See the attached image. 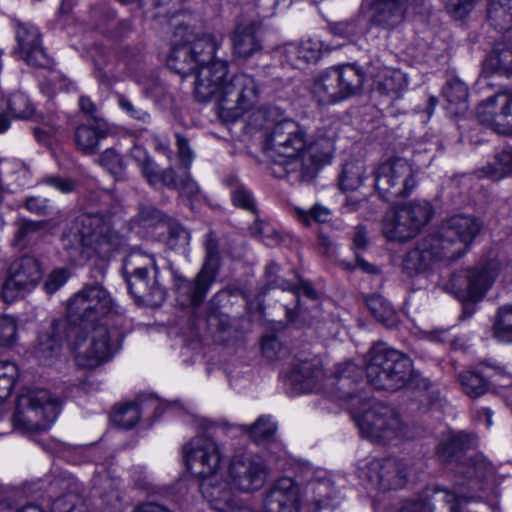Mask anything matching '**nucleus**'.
Here are the masks:
<instances>
[{
  "mask_svg": "<svg viewBox=\"0 0 512 512\" xmlns=\"http://www.w3.org/2000/svg\"><path fill=\"white\" fill-rule=\"evenodd\" d=\"M252 236L258 237L266 246L274 247L281 244L283 237L279 230L272 224L256 220L249 228Z\"/></svg>",
  "mask_w": 512,
  "mask_h": 512,
  "instance_id": "obj_43",
  "label": "nucleus"
},
{
  "mask_svg": "<svg viewBox=\"0 0 512 512\" xmlns=\"http://www.w3.org/2000/svg\"><path fill=\"white\" fill-rule=\"evenodd\" d=\"M433 209L425 200L409 202L385 215L382 233L389 241L404 242L415 237L431 219Z\"/></svg>",
  "mask_w": 512,
  "mask_h": 512,
  "instance_id": "obj_15",
  "label": "nucleus"
},
{
  "mask_svg": "<svg viewBox=\"0 0 512 512\" xmlns=\"http://www.w3.org/2000/svg\"><path fill=\"white\" fill-rule=\"evenodd\" d=\"M141 174L150 186L177 187V176L174 169H160L153 159L143 166Z\"/></svg>",
  "mask_w": 512,
  "mask_h": 512,
  "instance_id": "obj_39",
  "label": "nucleus"
},
{
  "mask_svg": "<svg viewBox=\"0 0 512 512\" xmlns=\"http://www.w3.org/2000/svg\"><path fill=\"white\" fill-rule=\"evenodd\" d=\"M322 375L323 372L319 360L305 359L299 360L294 364L291 380L300 383L301 389L307 392L315 389L316 382L321 379Z\"/></svg>",
  "mask_w": 512,
  "mask_h": 512,
  "instance_id": "obj_29",
  "label": "nucleus"
},
{
  "mask_svg": "<svg viewBox=\"0 0 512 512\" xmlns=\"http://www.w3.org/2000/svg\"><path fill=\"white\" fill-rule=\"evenodd\" d=\"M335 152L334 138L318 135L311 141L306 140V148L298 160L299 177L309 181L315 177L323 165L329 164Z\"/></svg>",
  "mask_w": 512,
  "mask_h": 512,
  "instance_id": "obj_22",
  "label": "nucleus"
},
{
  "mask_svg": "<svg viewBox=\"0 0 512 512\" xmlns=\"http://www.w3.org/2000/svg\"><path fill=\"white\" fill-rule=\"evenodd\" d=\"M458 380L462 391L470 398H479L489 389L488 380L484 378L480 367L478 371H462L458 375Z\"/></svg>",
  "mask_w": 512,
  "mask_h": 512,
  "instance_id": "obj_38",
  "label": "nucleus"
},
{
  "mask_svg": "<svg viewBox=\"0 0 512 512\" xmlns=\"http://www.w3.org/2000/svg\"><path fill=\"white\" fill-rule=\"evenodd\" d=\"M366 305L371 315L387 327L397 323V315L391 304L381 295L374 294L366 298Z\"/></svg>",
  "mask_w": 512,
  "mask_h": 512,
  "instance_id": "obj_36",
  "label": "nucleus"
},
{
  "mask_svg": "<svg viewBox=\"0 0 512 512\" xmlns=\"http://www.w3.org/2000/svg\"><path fill=\"white\" fill-rule=\"evenodd\" d=\"M116 98L118 106L130 117L142 121L144 123L150 120L149 113L143 110L142 108L135 106L133 102L125 95L117 94Z\"/></svg>",
  "mask_w": 512,
  "mask_h": 512,
  "instance_id": "obj_58",
  "label": "nucleus"
},
{
  "mask_svg": "<svg viewBox=\"0 0 512 512\" xmlns=\"http://www.w3.org/2000/svg\"><path fill=\"white\" fill-rule=\"evenodd\" d=\"M489 65L499 74L512 75V40H504L495 45L488 59Z\"/></svg>",
  "mask_w": 512,
  "mask_h": 512,
  "instance_id": "obj_35",
  "label": "nucleus"
},
{
  "mask_svg": "<svg viewBox=\"0 0 512 512\" xmlns=\"http://www.w3.org/2000/svg\"><path fill=\"white\" fill-rule=\"evenodd\" d=\"M10 113L19 119H27L33 113V107L27 96L21 92L13 93L8 99Z\"/></svg>",
  "mask_w": 512,
  "mask_h": 512,
  "instance_id": "obj_48",
  "label": "nucleus"
},
{
  "mask_svg": "<svg viewBox=\"0 0 512 512\" xmlns=\"http://www.w3.org/2000/svg\"><path fill=\"white\" fill-rule=\"evenodd\" d=\"M324 45L316 39H307L300 43H287L278 47L274 55L282 64L294 68H301L303 65L316 63L323 51Z\"/></svg>",
  "mask_w": 512,
  "mask_h": 512,
  "instance_id": "obj_26",
  "label": "nucleus"
},
{
  "mask_svg": "<svg viewBox=\"0 0 512 512\" xmlns=\"http://www.w3.org/2000/svg\"><path fill=\"white\" fill-rule=\"evenodd\" d=\"M69 272L65 268H59L52 271L45 284L44 288L47 293L52 294L56 292L61 286H63L69 278Z\"/></svg>",
  "mask_w": 512,
  "mask_h": 512,
  "instance_id": "obj_59",
  "label": "nucleus"
},
{
  "mask_svg": "<svg viewBox=\"0 0 512 512\" xmlns=\"http://www.w3.org/2000/svg\"><path fill=\"white\" fill-rule=\"evenodd\" d=\"M365 6H360L359 12L349 19L328 22V31L331 35L351 40L363 32V15Z\"/></svg>",
  "mask_w": 512,
  "mask_h": 512,
  "instance_id": "obj_32",
  "label": "nucleus"
},
{
  "mask_svg": "<svg viewBox=\"0 0 512 512\" xmlns=\"http://www.w3.org/2000/svg\"><path fill=\"white\" fill-rule=\"evenodd\" d=\"M43 182L57 189L61 193H70L74 190V183L67 178L49 176L46 177Z\"/></svg>",
  "mask_w": 512,
  "mask_h": 512,
  "instance_id": "obj_63",
  "label": "nucleus"
},
{
  "mask_svg": "<svg viewBox=\"0 0 512 512\" xmlns=\"http://www.w3.org/2000/svg\"><path fill=\"white\" fill-rule=\"evenodd\" d=\"M475 439L463 431L449 432L441 438L437 447L439 460L446 464H455L456 487L454 491L437 488L438 498L450 505V512H459L462 500H473L476 495L470 492L482 489L481 481L493 471L491 465L482 455L467 456L475 447Z\"/></svg>",
  "mask_w": 512,
  "mask_h": 512,
  "instance_id": "obj_3",
  "label": "nucleus"
},
{
  "mask_svg": "<svg viewBox=\"0 0 512 512\" xmlns=\"http://www.w3.org/2000/svg\"><path fill=\"white\" fill-rule=\"evenodd\" d=\"M493 334L500 342H512V306H503L499 309L493 325Z\"/></svg>",
  "mask_w": 512,
  "mask_h": 512,
  "instance_id": "obj_44",
  "label": "nucleus"
},
{
  "mask_svg": "<svg viewBox=\"0 0 512 512\" xmlns=\"http://www.w3.org/2000/svg\"><path fill=\"white\" fill-rule=\"evenodd\" d=\"M25 208L31 213L38 215L49 214L48 200L38 196L27 197L25 200Z\"/></svg>",
  "mask_w": 512,
  "mask_h": 512,
  "instance_id": "obj_62",
  "label": "nucleus"
},
{
  "mask_svg": "<svg viewBox=\"0 0 512 512\" xmlns=\"http://www.w3.org/2000/svg\"><path fill=\"white\" fill-rule=\"evenodd\" d=\"M477 0H448L446 10L455 20L466 18L475 8Z\"/></svg>",
  "mask_w": 512,
  "mask_h": 512,
  "instance_id": "obj_55",
  "label": "nucleus"
},
{
  "mask_svg": "<svg viewBox=\"0 0 512 512\" xmlns=\"http://www.w3.org/2000/svg\"><path fill=\"white\" fill-rule=\"evenodd\" d=\"M0 512H43L41 507L36 504H26L22 507H16L9 501L0 502Z\"/></svg>",
  "mask_w": 512,
  "mask_h": 512,
  "instance_id": "obj_64",
  "label": "nucleus"
},
{
  "mask_svg": "<svg viewBox=\"0 0 512 512\" xmlns=\"http://www.w3.org/2000/svg\"><path fill=\"white\" fill-rule=\"evenodd\" d=\"M498 270L499 263L491 260L481 268L454 272L442 285L444 291L464 303L461 319L470 318L474 314V303L483 298L495 280Z\"/></svg>",
  "mask_w": 512,
  "mask_h": 512,
  "instance_id": "obj_12",
  "label": "nucleus"
},
{
  "mask_svg": "<svg viewBox=\"0 0 512 512\" xmlns=\"http://www.w3.org/2000/svg\"><path fill=\"white\" fill-rule=\"evenodd\" d=\"M296 215L299 221L304 225H311L312 221L318 223H326L331 218V211L320 204L314 205L309 211L296 209Z\"/></svg>",
  "mask_w": 512,
  "mask_h": 512,
  "instance_id": "obj_49",
  "label": "nucleus"
},
{
  "mask_svg": "<svg viewBox=\"0 0 512 512\" xmlns=\"http://www.w3.org/2000/svg\"><path fill=\"white\" fill-rule=\"evenodd\" d=\"M412 360L397 350L374 345L368 354L366 377L378 390L396 391L405 387L412 378Z\"/></svg>",
  "mask_w": 512,
  "mask_h": 512,
  "instance_id": "obj_9",
  "label": "nucleus"
},
{
  "mask_svg": "<svg viewBox=\"0 0 512 512\" xmlns=\"http://www.w3.org/2000/svg\"><path fill=\"white\" fill-rule=\"evenodd\" d=\"M116 312L114 299L100 284L85 285L70 298L67 318L81 330L73 346L78 367L95 369L115 354L118 349L117 340L104 320Z\"/></svg>",
  "mask_w": 512,
  "mask_h": 512,
  "instance_id": "obj_1",
  "label": "nucleus"
},
{
  "mask_svg": "<svg viewBox=\"0 0 512 512\" xmlns=\"http://www.w3.org/2000/svg\"><path fill=\"white\" fill-rule=\"evenodd\" d=\"M167 219L160 210L153 206H141L138 213V220L145 227L156 226L161 223L166 224Z\"/></svg>",
  "mask_w": 512,
  "mask_h": 512,
  "instance_id": "obj_57",
  "label": "nucleus"
},
{
  "mask_svg": "<svg viewBox=\"0 0 512 512\" xmlns=\"http://www.w3.org/2000/svg\"><path fill=\"white\" fill-rule=\"evenodd\" d=\"M306 129L292 119L276 122L265 133L263 150L273 162L290 172L298 171V160L306 148Z\"/></svg>",
  "mask_w": 512,
  "mask_h": 512,
  "instance_id": "obj_11",
  "label": "nucleus"
},
{
  "mask_svg": "<svg viewBox=\"0 0 512 512\" xmlns=\"http://www.w3.org/2000/svg\"><path fill=\"white\" fill-rule=\"evenodd\" d=\"M63 244L77 255L89 257V249L102 258L109 257L125 245V239L112 227L111 216L98 213L81 214L63 236Z\"/></svg>",
  "mask_w": 512,
  "mask_h": 512,
  "instance_id": "obj_7",
  "label": "nucleus"
},
{
  "mask_svg": "<svg viewBox=\"0 0 512 512\" xmlns=\"http://www.w3.org/2000/svg\"><path fill=\"white\" fill-rule=\"evenodd\" d=\"M279 266L275 262H270L265 270V276L268 284L272 287L281 288L282 290H288L292 288V285L285 279L278 276Z\"/></svg>",
  "mask_w": 512,
  "mask_h": 512,
  "instance_id": "obj_61",
  "label": "nucleus"
},
{
  "mask_svg": "<svg viewBox=\"0 0 512 512\" xmlns=\"http://www.w3.org/2000/svg\"><path fill=\"white\" fill-rule=\"evenodd\" d=\"M300 489L289 477H282L267 491L263 500V512H299Z\"/></svg>",
  "mask_w": 512,
  "mask_h": 512,
  "instance_id": "obj_23",
  "label": "nucleus"
},
{
  "mask_svg": "<svg viewBox=\"0 0 512 512\" xmlns=\"http://www.w3.org/2000/svg\"><path fill=\"white\" fill-rule=\"evenodd\" d=\"M483 376L488 380V385L494 383L495 385L505 386L511 382V376L506 369L491 360H485L480 363Z\"/></svg>",
  "mask_w": 512,
  "mask_h": 512,
  "instance_id": "obj_47",
  "label": "nucleus"
},
{
  "mask_svg": "<svg viewBox=\"0 0 512 512\" xmlns=\"http://www.w3.org/2000/svg\"><path fill=\"white\" fill-rule=\"evenodd\" d=\"M58 413L59 402L48 390L28 389L18 397L13 425L29 432L46 430Z\"/></svg>",
  "mask_w": 512,
  "mask_h": 512,
  "instance_id": "obj_13",
  "label": "nucleus"
},
{
  "mask_svg": "<svg viewBox=\"0 0 512 512\" xmlns=\"http://www.w3.org/2000/svg\"><path fill=\"white\" fill-rule=\"evenodd\" d=\"M366 73L356 64L329 67L316 76L310 88L313 99L319 105H331L359 94Z\"/></svg>",
  "mask_w": 512,
  "mask_h": 512,
  "instance_id": "obj_10",
  "label": "nucleus"
},
{
  "mask_svg": "<svg viewBox=\"0 0 512 512\" xmlns=\"http://www.w3.org/2000/svg\"><path fill=\"white\" fill-rule=\"evenodd\" d=\"M194 84L196 99L200 102L214 99L219 116L225 121L239 119L259 98V88L253 76L246 73L228 76V64L221 58L203 67Z\"/></svg>",
  "mask_w": 512,
  "mask_h": 512,
  "instance_id": "obj_2",
  "label": "nucleus"
},
{
  "mask_svg": "<svg viewBox=\"0 0 512 512\" xmlns=\"http://www.w3.org/2000/svg\"><path fill=\"white\" fill-rule=\"evenodd\" d=\"M51 512H87V509L75 495L67 494L52 503Z\"/></svg>",
  "mask_w": 512,
  "mask_h": 512,
  "instance_id": "obj_52",
  "label": "nucleus"
},
{
  "mask_svg": "<svg viewBox=\"0 0 512 512\" xmlns=\"http://www.w3.org/2000/svg\"><path fill=\"white\" fill-rule=\"evenodd\" d=\"M477 118L498 134L512 135V93L500 92L482 101Z\"/></svg>",
  "mask_w": 512,
  "mask_h": 512,
  "instance_id": "obj_21",
  "label": "nucleus"
},
{
  "mask_svg": "<svg viewBox=\"0 0 512 512\" xmlns=\"http://www.w3.org/2000/svg\"><path fill=\"white\" fill-rule=\"evenodd\" d=\"M262 354L270 361L278 360L287 354V348L284 347L275 336H266L261 343Z\"/></svg>",
  "mask_w": 512,
  "mask_h": 512,
  "instance_id": "obj_54",
  "label": "nucleus"
},
{
  "mask_svg": "<svg viewBox=\"0 0 512 512\" xmlns=\"http://www.w3.org/2000/svg\"><path fill=\"white\" fill-rule=\"evenodd\" d=\"M377 81L379 91L393 98L399 97L407 86L405 74L397 69L384 68Z\"/></svg>",
  "mask_w": 512,
  "mask_h": 512,
  "instance_id": "obj_34",
  "label": "nucleus"
},
{
  "mask_svg": "<svg viewBox=\"0 0 512 512\" xmlns=\"http://www.w3.org/2000/svg\"><path fill=\"white\" fill-rule=\"evenodd\" d=\"M484 174L494 181L501 180L512 174V147L505 146L495 155L492 164L483 169Z\"/></svg>",
  "mask_w": 512,
  "mask_h": 512,
  "instance_id": "obj_40",
  "label": "nucleus"
},
{
  "mask_svg": "<svg viewBox=\"0 0 512 512\" xmlns=\"http://www.w3.org/2000/svg\"><path fill=\"white\" fill-rule=\"evenodd\" d=\"M221 44V38L195 31L190 23L179 24L174 30V44L167 65L184 77L195 71L198 75L203 67L219 59L216 54Z\"/></svg>",
  "mask_w": 512,
  "mask_h": 512,
  "instance_id": "obj_8",
  "label": "nucleus"
},
{
  "mask_svg": "<svg viewBox=\"0 0 512 512\" xmlns=\"http://www.w3.org/2000/svg\"><path fill=\"white\" fill-rule=\"evenodd\" d=\"M366 166L363 161H347L339 176V185L342 190L353 191L359 188L365 178Z\"/></svg>",
  "mask_w": 512,
  "mask_h": 512,
  "instance_id": "obj_37",
  "label": "nucleus"
},
{
  "mask_svg": "<svg viewBox=\"0 0 512 512\" xmlns=\"http://www.w3.org/2000/svg\"><path fill=\"white\" fill-rule=\"evenodd\" d=\"M109 133L108 123L100 118L92 117L85 124L76 127L74 141L78 150L85 154H94L99 143Z\"/></svg>",
  "mask_w": 512,
  "mask_h": 512,
  "instance_id": "obj_28",
  "label": "nucleus"
},
{
  "mask_svg": "<svg viewBox=\"0 0 512 512\" xmlns=\"http://www.w3.org/2000/svg\"><path fill=\"white\" fill-rule=\"evenodd\" d=\"M411 472L408 461L395 458L372 459L359 468V477L381 491L402 488Z\"/></svg>",
  "mask_w": 512,
  "mask_h": 512,
  "instance_id": "obj_18",
  "label": "nucleus"
},
{
  "mask_svg": "<svg viewBox=\"0 0 512 512\" xmlns=\"http://www.w3.org/2000/svg\"><path fill=\"white\" fill-rule=\"evenodd\" d=\"M176 146L181 164L188 169L195 156L189 141L184 136L176 134Z\"/></svg>",
  "mask_w": 512,
  "mask_h": 512,
  "instance_id": "obj_60",
  "label": "nucleus"
},
{
  "mask_svg": "<svg viewBox=\"0 0 512 512\" xmlns=\"http://www.w3.org/2000/svg\"><path fill=\"white\" fill-rule=\"evenodd\" d=\"M17 339V321L11 316L0 317V345L11 346Z\"/></svg>",
  "mask_w": 512,
  "mask_h": 512,
  "instance_id": "obj_53",
  "label": "nucleus"
},
{
  "mask_svg": "<svg viewBox=\"0 0 512 512\" xmlns=\"http://www.w3.org/2000/svg\"><path fill=\"white\" fill-rule=\"evenodd\" d=\"M365 14L371 26L392 32L400 28L412 15H419L424 10V0H368Z\"/></svg>",
  "mask_w": 512,
  "mask_h": 512,
  "instance_id": "obj_16",
  "label": "nucleus"
},
{
  "mask_svg": "<svg viewBox=\"0 0 512 512\" xmlns=\"http://www.w3.org/2000/svg\"><path fill=\"white\" fill-rule=\"evenodd\" d=\"M267 474L264 460L251 453L236 454L229 464V476L241 492H254L261 489Z\"/></svg>",
  "mask_w": 512,
  "mask_h": 512,
  "instance_id": "obj_20",
  "label": "nucleus"
},
{
  "mask_svg": "<svg viewBox=\"0 0 512 512\" xmlns=\"http://www.w3.org/2000/svg\"><path fill=\"white\" fill-rule=\"evenodd\" d=\"M358 372L359 368L348 361L338 365L335 374L339 379V388L343 390V397L351 403L361 435L372 442L390 441L404 436L407 426L394 408L375 399L344 390L352 382V374Z\"/></svg>",
  "mask_w": 512,
  "mask_h": 512,
  "instance_id": "obj_5",
  "label": "nucleus"
},
{
  "mask_svg": "<svg viewBox=\"0 0 512 512\" xmlns=\"http://www.w3.org/2000/svg\"><path fill=\"white\" fill-rule=\"evenodd\" d=\"M61 349L62 339L59 336L57 327L53 325L49 332L39 337L35 353L43 364L49 365L60 355Z\"/></svg>",
  "mask_w": 512,
  "mask_h": 512,
  "instance_id": "obj_31",
  "label": "nucleus"
},
{
  "mask_svg": "<svg viewBox=\"0 0 512 512\" xmlns=\"http://www.w3.org/2000/svg\"><path fill=\"white\" fill-rule=\"evenodd\" d=\"M443 96L447 100V109L453 114L464 113L468 109V88L459 79L447 81L443 87Z\"/></svg>",
  "mask_w": 512,
  "mask_h": 512,
  "instance_id": "obj_30",
  "label": "nucleus"
},
{
  "mask_svg": "<svg viewBox=\"0 0 512 512\" xmlns=\"http://www.w3.org/2000/svg\"><path fill=\"white\" fill-rule=\"evenodd\" d=\"M100 165L115 176L121 175L123 161L121 156L114 149H106L100 156Z\"/></svg>",
  "mask_w": 512,
  "mask_h": 512,
  "instance_id": "obj_56",
  "label": "nucleus"
},
{
  "mask_svg": "<svg viewBox=\"0 0 512 512\" xmlns=\"http://www.w3.org/2000/svg\"><path fill=\"white\" fill-rule=\"evenodd\" d=\"M375 188L387 202L408 196L417 186L416 170L403 157H391L374 170Z\"/></svg>",
  "mask_w": 512,
  "mask_h": 512,
  "instance_id": "obj_14",
  "label": "nucleus"
},
{
  "mask_svg": "<svg viewBox=\"0 0 512 512\" xmlns=\"http://www.w3.org/2000/svg\"><path fill=\"white\" fill-rule=\"evenodd\" d=\"M150 267L153 268L154 275H157L158 268L154 257L140 252H132L124 261V269L130 275L126 279L130 294L137 301L156 303L164 299L165 292L156 280L150 283Z\"/></svg>",
  "mask_w": 512,
  "mask_h": 512,
  "instance_id": "obj_17",
  "label": "nucleus"
},
{
  "mask_svg": "<svg viewBox=\"0 0 512 512\" xmlns=\"http://www.w3.org/2000/svg\"><path fill=\"white\" fill-rule=\"evenodd\" d=\"M15 34L21 55L28 65L43 68L50 66L51 60L44 52L40 34L36 27L26 23H18Z\"/></svg>",
  "mask_w": 512,
  "mask_h": 512,
  "instance_id": "obj_27",
  "label": "nucleus"
},
{
  "mask_svg": "<svg viewBox=\"0 0 512 512\" xmlns=\"http://www.w3.org/2000/svg\"><path fill=\"white\" fill-rule=\"evenodd\" d=\"M231 200L234 206L251 212L252 214L257 213V206L252 193L242 184L237 185L231 191Z\"/></svg>",
  "mask_w": 512,
  "mask_h": 512,
  "instance_id": "obj_51",
  "label": "nucleus"
},
{
  "mask_svg": "<svg viewBox=\"0 0 512 512\" xmlns=\"http://www.w3.org/2000/svg\"><path fill=\"white\" fill-rule=\"evenodd\" d=\"M140 404L131 402L115 407L111 414V421L122 429H132L140 420Z\"/></svg>",
  "mask_w": 512,
  "mask_h": 512,
  "instance_id": "obj_41",
  "label": "nucleus"
},
{
  "mask_svg": "<svg viewBox=\"0 0 512 512\" xmlns=\"http://www.w3.org/2000/svg\"><path fill=\"white\" fill-rule=\"evenodd\" d=\"M481 228L482 222L472 215L449 217L435 233L405 255L404 270L413 275L425 271L434 260L451 261L462 257Z\"/></svg>",
  "mask_w": 512,
  "mask_h": 512,
  "instance_id": "obj_4",
  "label": "nucleus"
},
{
  "mask_svg": "<svg viewBox=\"0 0 512 512\" xmlns=\"http://www.w3.org/2000/svg\"><path fill=\"white\" fill-rule=\"evenodd\" d=\"M260 27L261 23L255 19L241 18L237 20L231 35L232 50L236 57L248 59L261 52Z\"/></svg>",
  "mask_w": 512,
  "mask_h": 512,
  "instance_id": "obj_25",
  "label": "nucleus"
},
{
  "mask_svg": "<svg viewBox=\"0 0 512 512\" xmlns=\"http://www.w3.org/2000/svg\"><path fill=\"white\" fill-rule=\"evenodd\" d=\"M45 226L43 221H32L20 219L16 222V232L14 234L13 245L18 248L25 247L34 234L42 230Z\"/></svg>",
  "mask_w": 512,
  "mask_h": 512,
  "instance_id": "obj_45",
  "label": "nucleus"
},
{
  "mask_svg": "<svg viewBox=\"0 0 512 512\" xmlns=\"http://www.w3.org/2000/svg\"><path fill=\"white\" fill-rule=\"evenodd\" d=\"M487 17L491 25L499 31L512 28V0H491Z\"/></svg>",
  "mask_w": 512,
  "mask_h": 512,
  "instance_id": "obj_33",
  "label": "nucleus"
},
{
  "mask_svg": "<svg viewBox=\"0 0 512 512\" xmlns=\"http://www.w3.org/2000/svg\"><path fill=\"white\" fill-rule=\"evenodd\" d=\"M240 429L255 442H262L276 433L277 425L271 416H260L252 425H241Z\"/></svg>",
  "mask_w": 512,
  "mask_h": 512,
  "instance_id": "obj_42",
  "label": "nucleus"
},
{
  "mask_svg": "<svg viewBox=\"0 0 512 512\" xmlns=\"http://www.w3.org/2000/svg\"><path fill=\"white\" fill-rule=\"evenodd\" d=\"M17 377L18 368L15 363L0 361V403L11 395Z\"/></svg>",
  "mask_w": 512,
  "mask_h": 512,
  "instance_id": "obj_46",
  "label": "nucleus"
},
{
  "mask_svg": "<svg viewBox=\"0 0 512 512\" xmlns=\"http://www.w3.org/2000/svg\"><path fill=\"white\" fill-rule=\"evenodd\" d=\"M43 276V270L38 259L23 256L14 260L8 269L1 297L6 303L14 302L21 293L34 289Z\"/></svg>",
  "mask_w": 512,
  "mask_h": 512,
  "instance_id": "obj_19",
  "label": "nucleus"
},
{
  "mask_svg": "<svg viewBox=\"0 0 512 512\" xmlns=\"http://www.w3.org/2000/svg\"><path fill=\"white\" fill-rule=\"evenodd\" d=\"M206 257L194 283L189 284L190 300L194 305L202 302L214 281L219 264V247L215 235L210 232L205 240Z\"/></svg>",
  "mask_w": 512,
  "mask_h": 512,
  "instance_id": "obj_24",
  "label": "nucleus"
},
{
  "mask_svg": "<svg viewBox=\"0 0 512 512\" xmlns=\"http://www.w3.org/2000/svg\"><path fill=\"white\" fill-rule=\"evenodd\" d=\"M187 468L202 477L200 492L210 507L218 512H228L238 504V496L230 483L215 473L222 462V452L212 436L198 435L183 446Z\"/></svg>",
  "mask_w": 512,
  "mask_h": 512,
  "instance_id": "obj_6",
  "label": "nucleus"
},
{
  "mask_svg": "<svg viewBox=\"0 0 512 512\" xmlns=\"http://www.w3.org/2000/svg\"><path fill=\"white\" fill-rule=\"evenodd\" d=\"M168 244L171 248L185 247L189 244L190 233L179 223L172 219H167Z\"/></svg>",
  "mask_w": 512,
  "mask_h": 512,
  "instance_id": "obj_50",
  "label": "nucleus"
}]
</instances>
